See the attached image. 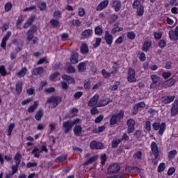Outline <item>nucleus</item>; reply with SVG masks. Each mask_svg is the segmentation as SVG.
Segmentation results:
<instances>
[{"label": "nucleus", "instance_id": "4", "mask_svg": "<svg viewBox=\"0 0 178 178\" xmlns=\"http://www.w3.org/2000/svg\"><path fill=\"white\" fill-rule=\"evenodd\" d=\"M60 101H62V98H60V97L51 96L47 99L46 104H49L51 108H54L58 106V104H60Z\"/></svg>", "mask_w": 178, "mask_h": 178}, {"label": "nucleus", "instance_id": "46", "mask_svg": "<svg viewBox=\"0 0 178 178\" xmlns=\"http://www.w3.org/2000/svg\"><path fill=\"white\" fill-rule=\"evenodd\" d=\"M102 74L104 79H109L111 77V72L106 71L105 69L102 70Z\"/></svg>", "mask_w": 178, "mask_h": 178}, {"label": "nucleus", "instance_id": "14", "mask_svg": "<svg viewBox=\"0 0 178 178\" xmlns=\"http://www.w3.org/2000/svg\"><path fill=\"white\" fill-rule=\"evenodd\" d=\"M92 29H86L81 33V40H88V38H91L92 37Z\"/></svg>", "mask_w": 178, "mask_h": 178}, {"label": "nucleus", "instance_id": "54", "mask_svg": "<svg viewBox=\"0 0 178 178\" xmlns=\"http://www.w3.org/2000/svg\"><path fill=\"white\" fill-rule=\"evenodd\" d=\"M12 172L11 173L15 174L17 173V171L19 170V164L13 165L11 166Z\"/></svg>", "mask_w": 178, "mask_h": 178}, {"label": "nucleus", "instance_id": "31", "mask_svg": "<svg viewBox=\"0 0 178 178\" xmlns=\"http://www.w3.org/2000/svg\"><path fill=\"white\" fill-rule=\"evenodd\" d=\"M113 70L110 72L111 76H112L113 79H116V77H118L119 76V70H118V67L113 66L112 67Z\"/></svg>", "mask_w": 178, "mask_h": 178}, {"label": "nucleus", "instance_id": "39", "mask_svg": "<svg viewBox=\"0 0 178 178\" xmlns=\"http://www.w3.org/2000/svg\"><path fill=\"white\" fill-rule=\"evenodd\" d=\"M103 33L104 30H102V28L101 26H98L95 28V33L96 34V35L101 36L102 35Z\"/></svg>", "mask_w": 178, "mask_h": 178}, {"label": "nucleus", "instance_id": "38", "mask_svg": "<svg viewBox=\"0 0 178 178\" xmlns=\"http://www.w3.org/2000/svg\"><path fill=\"white\" fill-rule=\"evenodd\" d=\"M152 43H151V41L149 40H146L145 41L144 44H143V50L147 52V51H148V49H149V47H151Z\"/></svg>", "mask_w": 178, "mask_h": 178}, {"label": "nucleus", "instance_id": "55", "mask_svg": "<svg viewBox=\"0 0 178 178\" xmlns=\"http://www.w3.org/2000/svg\"><path fill=\"white\" fill-rule=\"evenodd\" d=\"M83 83L85 90H90L91 87V83H90V79H86Z\"/></svg>", "mask_w": 178, "mask_h": 178}, {"label": "nucleus", "instance_id": "17", "mask_svg": "<svg viewBox=\"0 0 178 178\" xmlns=\"http://www.w3.org/2000/svg\"><path fill=\"white\" fill-rule=\"evenodd\" d=\"M112 99H102L98 102L97 104V108H102V106H106V105L111 104Z\"/></svg>", "mask_w": 178, "mask_h": 178}, {"label": "nucleus", "instance_id": "18", "mask_svg": "<svg viewBox=\"0 0 178 178\" xmlns=\"http://www.w3.org/2000/svg\"><path fill=\"white\" fill-rule=\"evenodd\" d=\"M104 40H106V42L108 45H112L113 42V37L108 31H105Z\"/></svg>", "mask_w": 178, "mask_h": 178}, {"label": "nucleus", "instance_id": "49", "mask_svg": "<svg viewBox=\"0 0 178 178\" xmlns=\"http://www.w3.org/2000/svg\"><path fill=\"white\" fill-rule=\"evenodd\" d=\"M119 86H120V81H116L113 85L111 86V91H116L118 90V88H119Z\"/></svg>", "mask_w": 178, "mask_h": 178}, {"label": "nucleus", "instance_id": "44", "mask_svg": "<svg viewBox=\"0 0 178 178\" xmlns=\"http://www.w3.org/2000/svg\"><path fill=\"white\" fill-rule=\"evenodd\" d=\"M21 159H22V154H20V153H17L14 157L15 164L20 165Z\"/></svg>", "mask_w": 178, "mask_h": 178}, {"label": "nucleus", "instance_id": "61", "mask_svg": "<svg viewBox=\"0 0 178 178\" xmlns=\"http://www.w3.org/2000/svg\"><path fill=\"white\" fill-rule=\"evenodd\" d=\"M72 26H76V27H80L81 26V22L79 19H73L72 21Z\"/></svg>", "mask_w": 178, "mask_h": 178}, {"label": "nucleus", "instance_id": "3", "mask_svg": "<svg viewBox=\"0 0 178 178\" xmlns=\"http://www.w3.org/2000/svg\"><path fill=\"white\" fill-rule=\"evenodd\" d=\"M124 116V112H123V111L122 110H120L117 114H112L110 119L111 126H113V124H118V123H120Z\"/></svg>", "mask_w": 178, "mask_h": 178}, {"label": "nucleus", "instance_id": "22", "mask_svg": "<svg viewBox=\"0 0 178 178\" xmlns=\"http://www.w3.org/2000/svg\"><path fill=\"white\" fill-rule=\"evenodd\" d=\"M34 20H35V16L31 15L26 20V23L24 24V29H29L31 24H33Z\"/></svg>", "mask_w": 178, "mask_h": 178}, {"label": "nucleus", "instance_id": "11", "mask_svg": "<svg viewBox=\"0 0 178 178\" xmlns=\"http://www.w3.org/2000/svg\"><path fill=\"white\" fill-rule=\"evenodd\" d=\"M152 153L154 155V159H158L159 156V149H158V145L156 143L152 142L150 145Z\"/></svg>", "mask_w": 178, "mask_h": 178}, {"label": "nucleus", "instance_id": "21", "mask_svg": "<svg viewBox=\"0 0 178 178\" xmlns=\"http://www.w3.org/2000/svg\"><path fill=\"white\" fill-rule=\"evenodd\" d=\"M74 134L76 136V137H80L83 133V128L81 125H75L73 129Z\"/></svg>", "mask_w": 178, "mask_h": 178}, {"label": "nucleus", "instance_id": "28", "mask_svg": "<svg viewBox=\"0 0 178 178\" xmlns=\"http://www.w3.org/2000/svg\"><path fill=\"white\" fill-rule=\"evenodd\" d=\"M62 79L65 81H67L68 84H74V79H73L72 76L69 75L64 74L62 76Z\"/></svg>", "mask_w": 178, "mask_h": 178}, {"label": "nucleus", "instance_id": "40", "mask_svg": "<svg viewBox=\"0 0 178 178\" xmlns=\"http://www.w3.org/2000/svg\"><path fill=\"white\" fill-rule=\"evenodd\" d=\"M135 138H143L144 137L143 133L141 130H136L134 134Z\"/></svg>", "mask_w": 178, "mask_h": 178}, {"label": "nucleus", "instance_id": "9", "mask_svg": "<svg viewBox=\"0 0 178 178\" xmlns=\"http://www.w3.org/2000/svg\"><path fill=\"white\" fill-rule=\"evenodd\" d=\"M90 147L91 149H104L105 147L104 146V143L97 140L91 141L90 143Z\"/></svg>", "mask_w": 178, "mask_h": 178}, {"label": "nucleus", "instance_id": "62", "mask_svg": "<svg viewBox=\"0 0 178 178\" xmlns=\"http://www.w3.org/2000/svg\"><path fill=\"white\" fill-rule=\"evenodd\" d=\"M50 24L53 27H58V24H59V21L56 19H51Z\"/></svg>", "mask_w": 178, "mask_h": 178}, {"label": "nucleus", "instance_id": "42", "mask_svg": "<svg viewBox=\"0 0 178 178\" xmlns=\"http://www.w3.org/2000/svg\"><path fill=\"white\" fill-rule=\"evenodd\" d=\"M138 56L139 60H140L141 62H144L147 59V57L145 56V54L143 51H139L138 53Z\"/></svg>", "mask_w": 178, "mask_h": 178}, {"label": "nucleus", "instance_id": "58", "mask_svg": "<svg viewBox=\"0 0 178 178\" xmlns=\"http://www.w3.org/2000/svg\"><path fill=\"white\" fill-rule=\"evenodd\" d=\"M143 155V152L138 151L134 155L133 157L137 159H141V156Z\"/></svg>", "mask_w": 178, "mask_h": 178}, {"label": "nucleus", "instance_id": "30", "mask_svg": "<svg viewBox=\"0 0 178 178\" xmlns=\"http://www.w3.org/2000/svg\"><path fill=\"white\" fill-rule=\"evenodd\" d=\"M97 159H98V155L92 156L88 161H86L83 165L84 166H88V165H91V163L95 162Z\"/></svg>", "mask_w": 178, "mask_h": 178}, {"label": "nucleus", "instance_id": "20", "mask_svg": "<svg viewBox=\"0 0 178 178\" xmlns=\"http://www.w3.org/2000/svg\"><path fill=\"white\" fill-rule=\"evenodd\" d=\"M23 81L18 80L15 83V91L18 94V95H20L22 94V91L23 90Z\"/></svg>", "mask_w": 178, "mask_h": 178}, {"label": "nucleus", "instance_id": "47", "mask_svg": "<svg viewBox=\"0 0 178 178\" xmlns=\"http://www.w3.org/2000/svg\"><path fill=\"white\" fill-rule=\"evenodd\" d=\"M77 113H79V109L76 108H73L70 111V115H71V118H74V116L77 115Z\"/></svg>", "mask_w": 178, "mask_h": 178}, {"label": "nucleus", "instance_id": "37", "mask_svg": "<svg viewBox=\"0 0 178 178\" xmlns=\"http://www.w3.org/2000/svg\"><path fill=\"white\" fill-rule=\"evenodd\" d=\"M13 129H15V123H10L8 127L7 136L9 137L12 136V131H13Z\"/></svg>", "mask_w": 178, "mask_h": 178}, {"label": "nucleus", "instance_id": "48", "mask_svg": "<svg viewBox=\"0 0 178 178\" xmlns=\"http://www.w3.org/2000/svg\"><path fill=\"white\" fill-rule=\"evenodd\" d=\"M136 13L138 16H143V15H144V6H142L141 7H138L136 8Z\"/></svg>", "mask_w": 178, "mask_h": 178}, {"label": "nucleus", "instance_id": "12", "mask_svg": "<svg viewBox=\"0 0 178 178\" xmlns=\"http://www.w3.org/2000/svg\"><path fill=\"white\" fill-rule=\"evenodd\" d=\"M111 3L115 12H119L122 9V2L120 0H111Z\"/></svg>", "mask_w": 178, "mask_h": 178}, {"label": "nucleus", "instance_id": "45", "mask_svg": "<svg viewBox=\"0 0 178 178\" xmlns=\"http://www.w3.org/2000/svg\"><path fill=\"white\" fill-rule=\"evenodd\" d=\"M67 159V156L65 154H62L61 156L56 159V162H63Z\"/></svg>", "mask_w": 178, "mask_h": 178}, {"label": "nucleus", "instance_id": "7", "mask_svg": "<svg viewBox=\"0 0 178 178\" xmlns=\"http://www.w3.org/2000/svg\"><path fill=\"white\" fill-rule=\"evenodd\" d=\"M143 108H145V102H140L135 104L132 110L133 115H137L138 112L143 111Z\"/></svg>", "mask_w": 178, "mask_h": 178}, {"label": "nucleus", "instance_id": "50", "mask_svg": "<svg viewBox=\"0 0 178 178\" xmlns=\"http://www.w3.org/2000/svg\"><path fill=\"white\" fill-rule=\"evenodd\" d=\"M175 83H176V80H175V79H170L165 81V86H168V87H172Z\"/></svg>", "mask_w": 178, "mask_h": 178}, {"label": "nucleus", "instance_id": "41", "mask_svg": "<svg viewBox=\"0 0 178 178\" xmlns=\"http://www.w3.org/2000/svg\"><path fill=\"white\" fill-rule=\"evenodd\" d=\"M67 73H74L76 72V70L74 69V67L72 66V64L69 63L67 65L66 68Z\"/></svg>", "mask_w": 178, "mask_h": 178}, {"label": "nucleus", "instance_id": "24", "mask_svg": "<svg viewBox=\"0 0 178 178\" xmlns=\"http://www.w3.org/2000/svg\"><path fill=\"white\" fill-rule=\"evenodd\" d=\"M173 101H175V96H165L162 97V103L165 105L170 104V102H173Z\"/></svg>", "mask_w": 178, "mask_h": 178}, {"label": "nucleus", "instance_id": "29", "mask_svg": "<svg viewBox=\"0 0 178 178\" xmlns=\"http://www.w3.org/2000/svg\"><path fill=\"white\" fill-rule=\"evenodd\" d=\"M109 1L108 0H104L102 1L99 6L97 7V10H102V9H105L106 6H108Z\"/></svg>", "mask_w": 178, "mask_h": 178}, {"label": "nucleus", "instance_id": "57", "mask_svg": "<svg viewBox=\"0 0 178 178\" xmlns=\"http://www.w3.org/2000/svg\"><path fill=\"white\" fill-rule=\"evenodd\" d=\"M127 126H136V120L133 118H130L127 121Z\"/></svg>", "mask_w": 178, "mask_h": 178}, {"label": "nucleus", "instance_id": "32", "mask_svg": "<svg viewBox=\"0 0 178 178\" xmlns=\"http://www.w3.org/2000/svg\"><path fill=\"white\" fill-rule=\"evenodd\" d=\"M169 35L170 40H172L173 41H176L178 40V34L173 30H170L169 31Z\"/></svg>", "mask_w": 178, "mask_h": 178}, {"label": "nucleus", "instance_id": "36", "mask_svg": "<svg viewBox=\"0 0 178 178\" xmlns=\"http://www.w3.org/2000/svg\"><path fill=\"white\" fill-rule=\"evenodd\" d=\"M0 74L2 77L8 76V70H6L5 65L0 66Z\"/></svg>", "mask_w": 178, "mask_h": 178}, {"label": "nucleus", "instance_id": "13", "mask_svg": "<svg viewBox=\"0 0 178 178\" xmlns=\"http://www.w3.org/2000/svg\"><path fill=\"white\" fill-rule=\"evenodd\" d=\"M120 170V165L118 163H112L108 168V173H118Z\"/></svg>", "mask_w": 178, "mask_h": 178}, {"label": "nucleus", "instance_id": "5", "mask_svg": "<svg viewBox=\"0 0 178 178\" xmlns=\"http://www.w3.org/2000/svg\"><path fill=\"white\" fill-rule=\"evenodd\" d=\"M150 79L152 81V83L150 84V88H156L159 87L161 84V77L156 74L150 75Z\"/></svg>", "mask_w": 178, "mask_h": 178}, {"label": "nucleus", "instance_id": "16", "mask_svg": "<svg viewBox=\"0 0 178 178\" xmlns=\"http://www.w3.org/2000/svg\"><path fill=\"white\" fill-rule=\"evenodd\" d=\"M70 60L71 63H72V65H76V63H79V54L77 52L72 51L71 53Z\"/></svg>", "mask_w": 178, "mask_h": 178}, {"label": "nucleus", "instance_id": "56", "mask_svg": "<svg viewBox=\"0 0 178 178\" xmlns=\"http://www.w3.org/2000/svg\"><path fill=\"white\" fill-rule=\"evenodd\" d=\"M101 159V165L104 166L105 165V163L106 162V154H103L100 156Z\"/></svg>", "mask_w": 178, "mask_h": 178}, {"label": "nucleus", "instance_id": "51", "mask_svg": "<svg viewBox=\"0 0 178 178\" xmlns=\"http://www.w3.org/2000/svg\"><path fill=\"white\" fill-rule=\"evenodd\" d=\"M165 168H166L165 163H160L158 167V172L161 173V172H163L165 170Z\"/></svg>", "mask_w": 178, "mask_h": 178}, {"label": "nucleus", "instance_id": "52", "mask_svg": "<svg viewBox=\"0 0 178 178\" xmlns=\"http://www.w3.org/2000/svg\"><path fill=\"white\" fill-rule=\"evenodd\" d=\"M98 106H93V107L90 110V113L92 115H97V113H99V111H98Z\"/></svg>", "mask_w": 178, "mask_h": 178}, {"label": "nucleus", "instance_id": "25", "mask_svg": "<svg viewBox=\"0 0 178 178\" xmlns=\"http://www.w3.org/2000/svg\"><path fill=\"white\" fill-rule=\"evenodd\" d=\"M42 73H44V67H42L34 68L32 71L33 76H41Z\"/></svg>", "mask_w": 178, "mask_h": 178}, {"label": "nucleus", "instance_id": "35", "mask_svg": "<svg viewBox=\"0 0 178 178\" xmlns=\"http://www.w3.org/2000/svg\"><path fill=\"white\" fill-rule=\"evenodd\" d=\"M120 143H122V139H114L111 143L112 148H118Z\"/></svg>", "mask_w": 178, "mask_h": 178}, {"label": "nucleus", "instance_id": "10", "mask_svg": "<svg viewBox=\"0 0 178 178\" xmlns=\"http://www.w3.org/2000/svg\"><path fill=\"white\" fill-rule=\"evenodd\" d=\"M98 101H99V95L96 94L88 102V106L92 108V106H97L98 105Z\"/></svg>", "mask_w": 178, "mask_h": 178}, {"label": "nucleus", "instance_id": "33", "mask_svg": "<svg viewBox=\"0 0 178 178\" xmlns=\"http://www.w3.org/2000/svg\"><path fill=\"white\" fill-rule=\"evenodd\" d=\"M80 51L83 55H86V54H88V45H87L86 43L82 44L81 46Z\"/></svg>", "mask_w": 178, "mask_h": 178}, {"label": "nucleus", "instance_id": "23", "mask_svg": "<svg viewBox=\"0 0 178 178\" xmlns=\"http://www.w3.org/2000/svg\"><path fill=\"white\" fill-rule=\"evenodd\" d=\"M144 2H145V0H134V3H132V8L134 9H137V8L144 6Z\"/></svg>", "mask_w": 178, "mask_h": 178}, {"label": "nucleus", "instance_id": "19", "mask_svg": "<svg viewBox=\"0 0 178 178\" xmlns=\"http://www.w3.org/2000/svg\"><path fill=\"white\" fill-rule=\"evenodd\" d=\"M176 115H178V100H175L171 107V116H176Z\"/></svg>", "mask_w": 178, "mask_h": 178}, {"label": "nucleus", "instance_id": "60", "mask_svg": "<svg viewBox=\"0 0 178 178\" xmlns=\"http://www.w3.org/2000/svg\"><path fill=\"white\" fill-rule=\"evenodd\" d=\"M127 134H130L131 133H134V130H136V128H134V126L133 125H127Z\"/></svg>", "mask_w": 178, "mask_h": 178}, {"label": "nucleus", "instance_id": "64", "mask_svg": "<svg viewBox=\"0 0 178 178\" xmlns=\"http://www.w3.org/2000/svg\"><path fill=\"white\" fill-rule=\"evenodd\" d=\"M38 163H31V162H28L26 163V168L27 169H30V168H35L37 166Z\"/></svg>", "mask_w": 178, "mask_h": 178}, {"label": "nucleus", "instance_id": "27", "mask_svg": "<svg viewBox=\"0 0 178 178\" xmlns=\"http://www.w3.org/2000/svg\"><path fill=\"white\" fill-rule=\"evenodd\" d=\"M26 73H27V67H24L19 70L16 74V76H17L19 79H22V77H24V76H26Z\"/></svg>", "mask_w": 178, "mask_h": 178}, {"label": "nucleus", "instance_id": "8", "mask_svg": "<svg viewBox=\"0 0 178 178\" xmlns=\"http://www.w3.org/2000/svg\"><path fill=\"white\" fill-rule=\"evenodd\" d=\"M127 81L129 83H136L137 81L136 79V71L132 68H129L128 70Z\"/></svg>", "mask_w": 178, "mask_h": 178}, {"label": "nucleus", "instance_id": "63", "mask_svg": "<svg viewBox=\"0 0 178 178\" xmlns=\"http://www.w3.org/2000/svg\"><path fill=\"white\" fill-rule=\"evenodd\" d=\"M58 76H59V72H54L51 75H50L49 79H50L51 81H54V80H55V79H56V77H58Z\"/></svg>", "mask_w": 178, "mask_h": 178}, {"label": "nucleus", "instance_id": "53", "mask_svg": "<svg viewBox=\"0 0 178 178\" xmlns=\"http://www.w3.org/2000/svg\"><path fill=\"white\" fill-rule=\"evenodd\" d=\"M41 118H42V110H39L35 115V119L41 120Z\"/></svg>", "mask_w": 178, "mask_h": 178}, {"label": "nucleus", "instance_id": "59", "mask_svg": "<svg viewBox=\"0 0 178 178\" xmlns=\"http://www.w3.org/2000/svg\"><path fill=\"white\" fill-rule=\"evenodd\" d=\"M144 128L147 131H151V121H146Z\"/></svg>", "mask_w": 178, "mask_h": 178}, {"label": "nucleus", "instance_id": "34", "mask_svg": "<svg viewBox=\"0 0 178 178\" xmlns=\"http://www.w3.org/2000/svg\"><path fill=\"white\" fill-rule=\"evenodd\" d=\"M36 108H38V102H34L33 104L29 106L28 108L29 113H33Z\"/></svg>", "mask_w": 178, "mask_h": 178}, {"label": "nucleus", "instance_id": "2", "mask_svg": "<svg viewBox=\"0 0 178 178\" xmlns=\"http://www.w3.org/2000/svg\"><path fill=\"white\" fill-rule=\"evenodd\" d=\"M82 120L81 119L76 118L73 120L72 121L67 120L63 123V128L65 134H67L72 129H73V126L74 124H81Z\"/></svg>", "mask_w": 178, "mask_h": 178}, {"label": "nucleus", "instance_id": "1", "mask_svg": "<svg viewBox=\"0 0 178 178\" xmlns=\"http://www.w3.org/2000/svg\"><path fill=\"white\" fill-rule=\"evenodd\" d=\"M37 31V26L31 25L29 31L26 32V44L35 45L38 42V38L34 37V33Z\"/></svg>", "mask_w": 178, "mask_h": 178}, {"label": "nucleus", "instance_id": "26", "mask_svg": "<svg viewBox=\"0 0 178 178\" xmlns=\"http://www.w3.org/2000/svg\"><path fill=\"white\" fill-rule=\"evenodd\" d=\"M88 64V61L81 62L78 65L79 72H86L87 70V65Z\"/></svg>", "mask_w": 178, "mask_h": 178}, {"label": "nucleus", "instance_id": "43", "mask_svg": "<svg viewBox=\"0 0 178 178\" xmlns=\"http://www.w3.org/2000/svg\"><path fill=\"white\" fill-rule=\"evenodd\" d=\"M40 149L38 147H35L34 149L32 150L31 154H33L35 158H40Z\"/></svg>", "mask_w": 178, "mask_h": 178}, {"label": "nucleus", "instance_id": "15", "mask_svg": "<svg viewBox=\"0 0 178 178\" xmlns=\"http://www.w3.org/2000/svg\"><path fill=\"white\" fill-rule=\"evenodd\" d=\"M13 44H15L16 45L15 51L17 52H20L22 51V48H23V46L24 45V43L22 40L14 39L13 40Z\"/></svg>", "mask_w": 178, "mask_h": 178}, {"label": "nucleus", "instance_id": "6", "mask_svg": "<svg viewBox=\"0 0 178 178\" xmlns=\"http://www.w3.org/2000/svg\"><path fill=\"white\" fill-rule=\"evenodd\" d=\"M152 127L154 130H159V134H163L165 129H166V124L165 122H162L161 124H160L159 122H154L152 124Z\"/></svg>", "mask_w": 178, "mask_h": 178}]
</instances>
